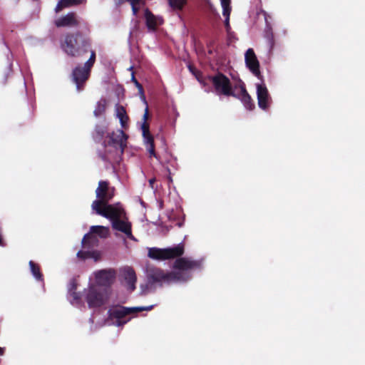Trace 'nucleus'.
I'll return each mask as SVG.
<instances>
[{
	"label": "nucleus",
	"mask_w": 365,
	"mask_h": 365,
	"mask_svg": "<svg viewBox=\"0 0 365 365\" xmlns=\"http://www.w3.org/2000/svg\"><path fill=\"white\" fill-rule=\"evenodd\" d=\"M90 232L91 233L86 234L82 240L83 247H85L87 243H91L92 245L97 243L98 238L96 236L101 238H106L109 235V227L101 225L91 226Z\"/></svg>",
	"instance_id": "obj_13"
},
{
	"label": "nucleus",
	"mask_w": 365,
	"mask_h": 365,
	"mask_svg": "<svg viewBox=\"0 0 365 365\" xmlns=\"http://www.w3.org/2000/svg\"><path fill=\"white\" fill-rule=\"evenodd\" d=\"M61 48L68 55L73 57L81 56L87 53L91 48L89 38L81 34H68L61 43Z\"/></svg>",
	"instance_id": "obj_4"
},
{
	"label": "nucleus",
	"mask_w": 365,
	"mask_h": 365,
	"mask_svg": "<svg viewBox=\"0 0 365 365\" xmlns=\"http://www.w3.org/2000/svg\"><path fill=\"white\" fill-rule=\"evenodd\" d=\"M257 97L259 107L266 110L272 101L268 90L264 83H256Z\"/></svg>",
	"instance_id": "obj_15"
},
{
	"label": "nucleus",
	"mask_w": 365,
	"mask_h": 365,
	"mask_svg": "<svg viewBox=\"0 0 365 365\" xmlns=\"http://www.w3.org/2000/svg\"><path fill=\"white\" fill-rule=\"evenodd\" d=\"M86 2V0H59L56 6L55 11L58 13L65 8L84 4Z\"/></svg>",
	"instance_id": "obj_22"
},
{
	"label": "nucleus",
	"mask_w": 365,
	"mask_h": 365,
	"mask_svg": "<svg viewBox=\"0 0 365 365\" xmlns=\"http://www.w3.org/2000/svg\"><path fill=\"white\" fill-rule=\"evenodd\" d=\"M4 349L0 347V356H2L4 354Z\"/></svg>",
	"instance_id": "obj_33"
},
{
	"label": "nucleus",
	"mask_w": 365,
	"mask_h": 365,
	"mask_svg": "<svg viewBox=\"0 0 365 365\" xmlns=\"http://www.w3.org/2000/svg\"><path fill=\"white\" fill-rule=\"evenodd\" d=\"M76 279L73 278L70 280L68 284V299L72 305L80 307L83 306L84 303L81 294L76 292Z\"/></svg>",
	"instance_id": "obj_17"
},
{
	"label": "nucleus",
	"mask_w": 365,
	"mask_h": 365,
	"mask_svg": "<svg viewBox=\"0 0 365 365\" xmlns=\"http://www.w3.org/2000/svg\"><path fill=\"white\" fill-rule=\"evenodd\" d=\"M211 82L217 95L232 96L234 93L235 83H232L230 79L222 73H217L211 77Z\"/></svg>",
	"instance_id": "obj_11"
},
{
	"label": "nucleus",
	"mask_w": 365,
	"mask_h": 365,
	"mask_svg": "<svg viewBox=\"0 0 365 365\" xmlns=\"http://www.w3.org/2000/svg\"><path fill=\"white\" fill-rule=\"evenodd\" d=\"M107 131V127L105 125H97L96 126L93 137L95 141L99 142L104 137L105 133Z\"/></svg>",
	"instance_id": "obj_24"
},
{
	"label": "nucleus",
	"mask_w": 365,
	"mask_h": 365,
	"mask_svg": "<svg viewBox=\"0 0 365 365\" xmlns=\"http://www.w3.org/2000/svg\"><path fill=\"white\" fill-rule=\"evenodd\" d=\"M246 66L257 78H260L259 63L252 48H248L245 54Z\"/></svg>",
	"instance_id": "obj_16"
},
{
	"label": "nucleus",
	"mask_w": 365,
	"mask_h": 365,
	"mask_svg": "<svg viewBox=\"0 0 365 365\" xmlns=\"http://www.w3.org/2000/svg\"><path fill=\"white\" fill-rule=\"evenodd\" d=\"M231 10H225L222 11V15L225 17V26L227 32L229 34L230 31V16Z\"/></svg>",
	"instance_id": "obj_29"
},
{
	"label": "nucleus",
	"mask_w": 365,
	"mask_h": 365,
	"mask_svg": "<svg viewBox=\"0 0 365 365\" xmlns=\"http://www.w3.org/2000/svg\"><path fill=\"white\" fill-rule=\"evenodd\" d=\"M132 81L135 83V86L138 88L140 92L143 93V87L138 83V81L135 79L133 73H132Z\"/></svg>",
	"instance_id": "obj_31"
},
{
	"label": "nucleus",
	"mask_w": 365,
	"mask_h": 365,
	"mask_svg": "<svg viewBox=\"0 0 365 365\" xmlns=\"http://www.w3.org/2000/svg\"><path fill=\"white\" fill-rule=\"evenodd\" d=\"M169 6L174 10H181L186 4V0H168Z\"/></svg>",
	"instance_id": "obj_26"
},
{
	"label": "nucleus",
	"mask_w": 365,
	"mask_h": 365,
	"mask_svg": "<svg viewBox=\"0 0 365 365\" xmlns=\"http://www.w3.org/2000/svg\"><path fill=\"white\" fill-rule=\"evenodd\" d=\"M106 108L105 101H100L97 103L96 108L93 111L94 115L98 117L101 115L104 111Z\"/></svg>",
	"instance_id": "obj_28"
},
{
	"label": "nucleus",
	"mask_w": 365,
	"mask_h": 365,
	"mask_svg": "<svg viewBox=\"0 0 365 365\" xmlns=\"http://www.w3.org/2000/svg\"><path fill=\"white\" fill-rule=\"evenodd\" d=\"M96 61V52L91 51L89 59L83 66H76L72 72V78L76 86L78 91H81L83 88V84L88 80L90 76L91 69Z\"/></svg>",
	"instance_id": "obj_8"
},
{
	"label": "nucleus",
	"mask_w": 365,
	"mask_h": 365,
	"mask_svg": "<svg viewBox=\"0 0 365 365\" xmlns=\"http://www.w3.org/2000/svg\"><path fill=\"white\" fill-rule=\"evenodd\" d=\"M202 260H194L188 257H180L173 264V271L163 270L148 265L146 274L150 283L170 284L172 283L186 282L191 279L192 272L202 268Z\"/></svg>",
	"instance_id": "obj_1"
},
{
	"label": "nucleus",
	"mask_w": 365,
	"mask_h": 365,
	"mask_svg": "<svg viewBox=\"0 0 365 365\" xmlns=\"http://www.w3.org/2000/svg\"><path fill=\"white\" fill-rule=\"evenodd\" d=\"M125 212L123 207H120L114 211L108 213L106 218L111 222L113 230L123 232L128 239L136 241L135 237L132 234L131 223L124 217Z\"/></svg>",
	"instance_id": "obj_7"
},
{
	"label": "nucleus",
	"mask_w": 365,
	"mask_h": 365,
	"mask_svg": "<svg viewBox=\"0 0 365 365\" xmlns=\"http://www.w3.org/2000/svg\"><path fill=\"white\" fill-rule=\"evenodd\" d=\"M268 17H269V16L268 15L267 13L265 12L264 13V19H265L266 26H265V29H264V37L267 42V44L269 46V51H271L274 46V34H273L272 26H271L270 23H269V21H268Z\"/></svg>",
	"instance_id": "obj_21"
},
{
	"label": "nucleus",
	"mask_w": 365,
	"mask_h": 365,
	"mask_svg": "<svg viewBox=\"0 0 365 365\" xmlns=\"http://www.w3.org/2000/svg\"><path fill=\"white\" fill-rule=\"evenodd\" d=\"M108 140L103 142L105 153L98 151V155L105 162L112 163L118 160V158L123 153L126 146L127 136L122 130H117L115 132L108 134Z\"/></svg>",
	"instance_id": "obj_3"
},
{
	"label": "nucleus",
	"mask_w": 365,
	"mask_h": 365,
	"mask_svg": "<svg viewBox=\"0 0 365 365\" xmlns=\"http://www.w3.org/2000/svg\"><path fill=\"white\" fill-rule=\"evenodd\" d=\"M184 253V245L180 243L174 247L160 249L158 247H150L148 249V256L155 260H165L175 258L182 255Z\"/></svg>",
	"instance_id": "obj_10"
},
{
	"label": "nucleus",
	"mask_w": 365,
	"mask_h": 365,
	"mask_svg": "<svg viewBox=\"0 0 365 365\" xmlns=\"http://www.w3.org/2000/svg\"><path fill=\"white\" fill-rule=\"evenodd\" d=\"M123 277L126 283L127 289L133 292L135 289L137 277L134 270L131 267H125L123 269Z\"/></svg>",
	"instance_id": "obj_19"
},
{
	"label": "nucleus",
	"mask_w": 365,
	"mask_h": 365,
	"mask_svg": "<svg viewBox=\"0 0 365 365\" xmlns=\"http://www.w3.org/2000/svg\"><path fill=\"white\" fill-rule=\"evenodd\" d=\"M155 182V178H154L149 180V185L151 188H153V185H154Z\"/></svg>",
	"instance_id": "obj_32"
},
{
	"label": "nucleus",
	"mask_w": 365,
	"mask_h": 365,
	"mask_svg": "<svg viewBox=\"0 0 365 365\" xmlns=\"http://www.w3.org/2000/svg\"><path fill=\"white\" fill-rule=\"evenodd\" d=\"M220 3L222 8V11H224V9L231 10L230 0H220Z\"/></svg>",
	"instance_id": "obj_30"
},
{
	"label": "nucleus",
	"mask_w": 365,
	"mask_h": 365,
	"mask_svg": "<svg viewBox=\"0 0 365 365\" xmlns=\"http://www.w3.org/2000/svg\"><path fill=\"white\" fill-rule=\"evenodd\" d=\"M114 187H110L108 182L101 180L98 182L96 190L97 199L91 204V209L96 214L107 217L108 213L121 207L120 203H108L114 196Z\"/></svg>",
	"instance_id": "obj_2"
},
{
	"label": "nucleus",
	"mask_w": 365,
	"mask_h": 365,
	"mask_svg": "<svg viewBox=\"0 0 365 365\" xmlns=\"http://www.w3.org/2000/svg\"><path fill=\"white\" fill-rule=\"evenodd\" d=\"M85 299L90 308L99 307L104 304L108 297V289H101L95 284H90L84 289Z\"/></svg>",
	"instance_id": "obj_9"
},
{
	"label": "nucleus",
	"mask_w": 365,
	"mask_h": 365,
	"mask_svg": "<svg viewBox=\"0 0 365 365\" xmlns=\"http://www.w3.org/2000/svg\"><path fill=\"white\" fill-rule=\"evenodd\" d=\"M77 257L82 259L94 258L95 260H97L98 255L96 252L78 251Z\"/></svg>",
	"instance_id": "obj_27"
},
{
	"label": "nucleus",
	"mask_w": 365,
	"mask_h": 365,
	"mask_svg": "<svg viewBox=\"0 0 365 365\" xmlns=\"http://www.w3.org/2000/svg\"><path fill=\"white\" fill-rule=\"evenodd\" d=\"M146 26L149 30L154 31L155 28L163 22L160 16H154L148 9L145 11Z\"/></svg>",
	"instance_id": "obj_20"
},
{
	"label": "nucleus",
	"mask_w": 365,
	"mask_h": 365,
	"mask_svg": "<svg viewBox=\"0 0 365 365\" xmlns=\"http://www.w3.org/2000/svg\"><path fill=\"white\" fill-rule=\"evenodd\" d=\"M166 169H167V170H168V172H170V169H169V168H168V167H167V168H166Z\"/></svg>",
	"instance_id": "obj_34"
},
{
	"label": "nucleus",
	"mask_w": 365,
	"mask_h": 365,
	"mask_svg": "<svg viewBox=\"0 0 365 365\" xmlns=\"http://www.w3.org/2000/svg\"><path fill=\"white\" fill-rule=\"evenodd\" d=\"M154 305L147 307H125L116 306L111 307L108 312V318L106 321L107 325L121 327L130 321L127 316L141 311H150Z\"/></svg>",
	"instance_id": "obj_5"
},
{
	"label": "nucleus",
	"mask_w": 365,
	"mask_h": 365,
	"mask_svg": "<svg viewBox=\"0 0 365 365\" xmlns=\"http://www.w3.org/2000/svg\"><path fill=\"white\" fill-rule=\"evenodd\" d=\"M115 272L113 269H101L94 272L96 284L98 287H105L107 289L115 278Z\"/></svg>",
	"instance_id": "obj_14"
},
{
	"label": "nucleus",
	"mask_w": 365,
	"mask_h": 365,
	"mask_svg": "<svg viewBox=\"0 0 365 365\" xmlns=\"http://www.w3.org/2000/svg\"><path fill=\"white\" fill-rule=\"evenodd\" d=\"M78 17L73 12H69L55 21V25L57 27H73L78 26Z\"/></svg>",
	"instance_id": "obj_18"
},
{
	"label": "nucleus",
	"mask_w": 365,
	"mask_h": 365,
	"mask_svg": "<svg viewBox=\"0 0 365 365\" xmlns=\"http://www.w3.org/2000/svg\"><path fill=\"white\" fill-rule=\"evenodd\" d=\"M116 116L119 119L122 127H125L128 118L126 115L125 109L123 106L117 105L115 107Z\"/></svg>",
	"instance_id": "obj_23"
},
{
	"label": "nucleus",
	"mask_w": 365,
	"mask_h": 365,
	"mask_svg": "<svg viewBox=\"0 0 365 365\" xmlns=\"http://www.w3.org/2000/svg\"><path fill=\"white\" fill-rule=\"evenodd\" d=\"M232 96L240 99L246 109L251 110L255 108V103L247 92L245 84L241 80L235 82L234 93Z\"/></svg>",
	"instance_id": "obj_12"
},
{
	"label": "nucleus",
	"mask_w": 365,
	"mask_h": 365,
	"mask_svg": "<svg viewBox=\"0 0 365 365\" xmlns=\"http://www.w3.org/2000/svg\"><path fill=\"white\" fill-rule=\"evenodd\" d=\"M143 100L146 105V108L145 109V113L143 116V123L141 125V130L144 138V142L146 145L147 151L149 153L150 157L155 158L162 165L165 166L166 164H170L171 166L174 167L175 164L176 163L175 158H174L172 155H170L169 158H167L165 160H163L158 155L156 154L155 151L153 138L149 133V126L148 124L146 123V120L148 117V108L144 96L143 97Z\"/></svg>",
	"instance_id": "obj_6"
},
{
	"label": "nucleus",
	"mask_w": 365,
	"mask_h": 365,
	"mask_svg": "<svg viewBox=\"0 0 365 365\" xmlns=\"http://www.w3.org/2000/svg\"><path fill=\"white\" fill-rule=\"evenodd\" d=\"M29 267L34 277L38 281H43V275L40 271L39 266L31 260L29 262Z\"/></svg>",
	"instance_id": "obj_25"
}]
</instances>
